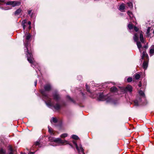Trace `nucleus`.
Listing matches in <instances>:
<instances>
[{
  "mask_svg": "<svg viewBox=\"0 0 154 154\" xmlns=\"http://www.w3.org/2000/svg\"><path fill=\"white\" fill-rule=\"evenodd\" d=\"M139 87H140L141 86V84H139Z\"/></svg>",
  "mask_w": 154,
  "mask_h": 154,
  "instance_id": "37998d69",
  "label": "nucleus"
},
{
  "mask_svg": "<svg viewBox=\"0 0 154 154\" xmlns=\"http://www.w3.org/2000/svg\"><path fill=\"white\" fill-rule=\"evenodd\" d=\"M149 53L151 56H152L154 54V46L152 45L150 49Z\"/></svg>",
  "mask_w": 154,
  "mask_h": 154,
  "instance_id": "9d476101",
  "label": "nucleus"
},
{
  "mask_svg": "<svg viewBox=\"0 0 154 154\" xmlns=\"http://www.w3.org/2000/svg\"><path fill=\"white\" fill-rule=\"evenodd\" d=\"M54 100H57L59 99L60 96L57 93H55L54 95Z\"/></svg>",
  "mask_w": 154,
  "mask_h": 154,
  "instance_id": "4468645a",
  "label": "nucleus"
},
{
  "mask_svg": "<svg viewBox=\"0 0 154 154\" xmlns=\"http://www.w3.org/2000/svg\"><path fill=\"white\" fill-rule=\"evenodd\" d=\"M31 22H30V21H29V22H28V24L29 25V26H30V25H31Z\"/></svg>",
  "mask_w": 154,
  "mask_h": 154,
  "instance_id": "c9c22d12",
  "label": "nucleus"
},
{
  "mask_svg": "<svg viewBox=\"0 0 154 154\" xmlns=\"http://www.w3.org/2000/svg\"><path fill=\"white\" fill-rule=\"evenodd\" d=\"M25 35V42L26 43H25V46L27 50L26 52H27V53L26 54V55L27 56V60L30 63H34V59L32 57V54L30 53H29L28 48V45H29V44L28 43V41L31 38V35L29 33H26Z\"/></svg>",
  "mask_w": 154,
  "mask_h": 154,
  "instance_id": "f257e3e1",
  "label": "nucleus"
},
{
  "mask_svg": "<svg viewBox=\"0 0 154 154\" xmlns=\"http://www.w3.org/2000/svg\"><path fill=\"white\" fill-rule=\"evenodd\" d=\"M139 94L141 95H144L143 92L142 91H139Z\"/></svg>",
  "mask_w": 154,
  "mask_h": 154,
  "instance_id": "c85d7f7f",
  "label": "nucleus"
},
{
  "mask_svg": "<svg viewBox=\"0 0 154 154\" xmlns=\"http://www.w3.org/2000/svg\"><path fill=\"white\" fill-rule=\"evenodd\" d=\"M106 96H103V94H101L99 96V99L100 100H104L106 99Z\"/></svg>",
  "mask_w": 154,
  "mask_h": 154,
  "instance_id": "ddd939ff",
  "label": "nucleus"
},
{
  "mask_svg": "<svg viewBox=\"0 0 154 154\" xmlns=\"http://www.w3.org/2000/svg\"><path fill=\"white\" fill-rule=\"evenodd\" d=\"M148 62L147 61H144L143 63V68L145 69H146L148 66Z\"/></svg>",
  "mask_w": 154,
  "mask_h": 154,
  "instance_id": "9b49d317",
  "label": "nucleus"
},
{
  "mask_svg": "<svg viewBox=\"0 0 154 154\" xmlns=\"http://www.w3.org/2000/svg\"><path fill=\"white\" fill-rule=\"evenodd\" d=\"M149 32V30L148 29L147 31V33H148Z\"/></svg>",
  "mask_w": 154,
  "mask_h": 154,
  "instance_id": "79ce46f5",
  "label": "nucleus"
},
{
  "mask_svg": "<svg viewBox=\"0 0 154 154\" xmlns=\"http://www.w3.org/2000/svg\"><path fill=\"white\" fill-rule=\"evenodd\" d=\"M31 11L30 10V11H29L28 12V14L30 15L31 16V17H32V14H31V15L30 14H31Z\"/></svg>",
  "mask_w": 154,
  "mask_h": 154,
  "instance_id": "72a5a7b5",
  "label": "nucleus"
},
{
  "mask_svg": "<svg viewBox=\"0 0 154 154\" xmlns=\"http://www.w3.org/2000/svg\"><path fill=\"white\" fill-rule=\"evenodd\" d=\"M72 137L73 139L75 140H77L79 139L78 137L77 136L75 135H72Z\"/></svg>",
  "mask_w": 154,
  "mask_h": 154,
  "instance_id": "393cba45",
  "label": "nucleus"
},
{
  "mask_svg": "<svg viewBox=\"0 0 154 154\" xmlns=\"http://www.w3.org/2000/svg\"><path fill=\"white\" fill-rule=\"evenodd\" d=\"M51 85L49 84H47L45 86L44 88L45 91L41 90V92L43 96V98L45 99H47L48 97L47 94L46 93V91H49L51 89Z\"/></svg>",
  "mask_w": 154,
  "mask_h": 154,
  "instance_id": "7ed1b4c3",
  "label": "nucleus"
},
{
  "mask_svg": "<svg viewBox=\"0 0 154 154\" xmlns=\"http://www.w3.org/2000/svg\"><path fill=\"white\" fill-rule=\"evenodd\" d=\"M46 105L49 107L52 108L53 107L55 109L57 110L59 109L60 108V106L58 104L54 105V103L52 102L51 100H48L45 101Z\"/></svg>",
  "mask_w": 154,
  "mask_h": 154,
  "instance_id": "20e7f679",
  "label": "nucleus"
},
{
  "mask_svg": "<svg viewBox=\"0 0 154 154\" xmlns=\"http://www.w3.org/2000/svg\"><path fill=\"white\" fill-rule=\"evenodd\" d=\"M117 89L115 87H112L110 89V91L112 92H115L117 91Z\"/></svg>",
  "mask_w": 154,
  "mask_h": 154,
  "instance_id": "a211bd4d",
  "label": "nucleus"
},
{
  "mask_svg": "<svg viewBox=\"0 0 154 154\" xmlns=\"http://www.w3.org/2000/svg\"><path fill=\"white\" fill-rule=\"evenodd\" d=\"M39 144V143L38 142H36L35 143V144L36 146H37V145H38Z\"/></svg>",
  "mask_w": 154,
  "mask_h": 154,
  "instance_id": "473e14b6",
  "label": "nucleus"
},
{
  "mask_svg": "<svg viewBox=\"0 0 154 154\" xmlns=\"http://www.w3.org/2000/svg\"><path fill=\"white\" fill-rule=\"evenodd\" d=\"M138 35L137 33H135L134 35V36L133 37V39L135 42H137V47L139 50L140 52H141L140 48L142 47V45L141 44V43L140 42L137 41L138 39Z\"/></svg>",
  "mask_w": 154,
  "mask_h": 154,
  "instance_id": "39448f33",
  "label": "nucleus"
},
{
  "mask_svg": "<svg viewBox=\"0 0 154 154\" xmlns=\"http://www.w3.org/2000/svg\"><path fill=\"white\" fill-rule=\"evenodd\" d=\"M144 47L146 48H147V47L146 46H144Z\"/></svg>",
  "mask_w": 154,
  "mask_h": 154,
  "instance_id": "ea45409f",
  "label": "nucleus"
},
{
  "mask_svg": "<svg viewBox=\"0 0 154 154\" xmlns=\"http://www.w3.org/2000/svg\"><path fill=\"white\" fill-rule=\"evenodd\" d=\"M86 89L87 90V91L88 92H90V90L88 88V86H87V85H86Z\"/></svg>",
  "mask_w": 154,
  "mask_h": 154,
  "instance_id": "2f4dec72",
  "label": "nucleus"
},
{
  "mask_svg": "<svg viewBox=\"0 0 154 154\" xmlns=\"http://www.w3.org/2000/svg\"><path fill=\"white\" fill-rule=\"evenodd\" d=\"M49 140L50 141L54 142L56 143H60L62 144H69V142L66 140H62L60 138H55L50 137L49 138Z\"/></svg>",
  "mask_w": 154,
  "mask_h": 154,
  "instance_id": "f03ea898",
  "label": "nucleus"
},
{
  "mask_svg": "<svg viewBox=\"0 0 154 154\" xmlns=\"http://www.w3.org/2000/svg\"><path fill=\"white\" fill-rule=\"evenodd\" d=\"M134 30L136 31L137 32L138 30V29L137 28L136 26H134Z\"/></svg>",
  "mask_w": 154,
  "mask_h": 154,
  "instance_id": "7c9ffc66",
  "label": "nucleus"
},
{
  "mask_svg": "<svg viewBox=\"0 0 154 154\" xmlns=\"http://www.w3.org/2000/svg\"><path fill=\"white\" fill-rule=\"evenodd\" d=\"M140 76L139 74H136L135 76V78L136 79H139L140 78Z\"/></svg>",
  "mask_w": 154,
  "mask_h": 154,
  "instance_id": "bb28decb",
  "label": "nucleus"
},
{
  "mask_svg": "<svg viewBox=\"0 0 154 154\" xmlns=\"http://www.w3.org/2000/svg\"><path fill=\"white\" fill-rule=\"evenodd\" d=\"M147 57V55L146 54V52L145 51H143L142 53V59H143V58L144 57Z\"/></svg>",
  "mask_w": 154,
  "mask_h": 154,
  "instance_id": "4be33fe9",
  "label": "nucleus"
},
{
  "mask_svg": "<svg viewBox=\"0 0 154 154\" xmlns=\"http://www.w3.org/2000/svg\"><path fill=\"white\" fill-rule=\"evenodd\" d=\"M127 13L131 18H132L133 17V15L131 12L130 11H128L127 12Z\"/></svg>",
  "mask_w": 154,
  "mask_h": 154,
  "instance_id": "412c9836",
  "label": "nucleus"
},
{
  "mask_svg": "<svg viewBox=\"0 0 154 154\" xmlns=\"http://www.w3.org/2000/svg\"><path fill=\"white\" fill-rule=\"evenodd\" d=\"M8 154H13V150L11 146H9ZM0 154H5V150L2 148H0Z\"/></svg>",
  "mask_w": 154,
  "mask_h": 154,
  "instance_id": "0eeeda50",
  "label": "nucleus"
},
{
  "mask_svg": "<svg viewBox=\"0 0 154 154\" xmlns=\"http://www.w3.org/2000/svg\"><path fill=\"white\" fill-rule=\"evenodd\" d=\"M125 8V6L123 4L120 5L119 7V9L121 11H123L124 10Z\"/></svg>",
  "mask_w": 154,
  "mask_h": 154,
  "instance_id": "2eb2a0df",
  "label": "nucleus"
},
{
  "mask_svg": "<svg viewBox=\"0 0 154 154\" xmlns=\"http://www.w3.org/2000/svg\"><path fill=\"white\" fill-rule=\"evenodd\" d=\"M21 10L20 9H17L15 12V15H18L21 12Z\"/></svg>",
  "mask_w": 154,
  "mask_h": 154,
  "instance_id": "f3484780",
  "label": "nucleus"
},
{
  "mask_svg": "<svg viewBox=\"0 0 154 154\" xmlns=\"http://www.w3.org/2000/svg\"><path fill=\"white\" fill-rule=\"evenodd\" d=\"M140 41L142 42H144V40H143V34L142 33H140Z\"/></svg>",
  "mask_w": 154,
  "mask_h": 154,
  "instance_id": "dca6fc26",
  "label": "nucleus"
},
{
  "mask_svg": "<svg viewBox=\"0 0 154 154\" xmlns=\"http://www.w3.org/2000/svg\"><path fill=\"white\" fill-rule=\"evenodd\" d=\"M153 34H154V30H153Z\"/></svg>",
  "mask_w": 154,
  "mask_h": 154,
  "instance_id": "a18cd8bd",
  "label": "nucleus"
},
{
  "mask_svg": "<svg viewBox=\"0 0 154 154\" xmlns=\"http://www.w3.org/2000/svg\"><path fill=\"white\" fill-rule=\"evenodd\" d=\"M48 131H49V132L51 134H53L54 133H53V131L52 130V129L49 126H48Z\"/></svg>",
  "mask_w": 154,
  "mask_h": 154,
  "instance_id": "6ab92c4d",
  "label": "nucleus"
},
{
  "mask_svg": "<svg viewBox=\"0 0 154 154\" xmlns=\"http://www.w3.org/2000/svg\"><path fill=\"white\" fill-rule=\"evenodd\" d=\"M35 153V152H30V154H34Z\"/></svg>",
  "mask_w": 154,
  "mask_h": 154,
  "instance_id": "4c0bfd02",
  "label": "nucleus"
},
{
  "mask_svg": "<svg viewBox=\"0 0 154 154\" xmlns=\"http://www.w3.org/2000/svg\"><path fill=\"white\" fill-rule=\"evenodd\" d=\"M51 123L52 122L54 123H56L57 122V119L55 118H52L51 120Z\"/></svg>",
  "mask_w": 154,
  "mask_h": 154,
  "instance_id": "aec40b11",
  "label": "nucleus"
},
{
  "mask_svg": "<svg viewBox=\"0 0 154 154\" xmlns=\"http://www.w3.org/2000/svg\"><path fill=\"white\" fill-rule=\"evenodd\" d=\"M129 7L130 8H132L133 7L132 4L131 2H128L127 3Z\"/></svg>",
  "mask_w": 154,
  "mask_h": 154,
  "instance_id": "5701e85b",
  "label": "nucleus"
},
{
  "mask_svg": "<svg viewBox=\"0 0 154 154\" xmlns=\"http://www.w3.org/2000/svg\"><path fill=\"white\" fill-rule=\"evenodd\" d=\"M73 144L75 146L76 149L78 150L79 153L82 152V154H84V149L82 147L81 144H79L78 146L76 142L75 141H73Z\"/></svg>",
  "mask_w": 154,
  "mask_h": 154,
  "instance_id": "423d86ee",
  "label": "nucleus"
},
{
  "mask_svg": "<svg viewBox=\"0 0 154 154\" xmlns=\"http://www.w3.org/2000/svg\"><path fill=\"white\" fill-rule=\"evenodd\" d=\"M5 9L6 10H8V9Z\"/></svg>",
  "mask_w": 154,
  "mask_h": 154,
  "instance_id": "49530a36",
  "label": "nucleus"
},
{
  "mask_svg": "<svg viewBox=\"0 0 154 154\" xmlns=\"http://www.w3.org/2000/svg\"><path fill=\"white\" fill-rule=\"evenodd\" d=\"M31 28V26L30 25L29 27V29H30Z\"/></svg>",
  "mask_w": 154,
  "mask_h": 154,
  "instance_id": "58836bf2",
  "label": "nucleus"
},
{
  "mask_svg": "<svg viewBox=\"0 0 154 154\" xmlns=\"http://www.w3.org/2000/svg\"><path fill=\"white\" fill-rule=\"evenodd\" d=\"M37 83V81H36L35 82V86H36Z\"/></svg>",
  "mask_w": 154,
  "mask_h": 154,
  "instance_id": "f704fd0d",
  "label": "nucleus"
},
{
  "mask_svg": "<svg viewBox=\"0 0 154 154\" xmlns=\"http://www.w3.org/2000/svg\"><path fill=\"white\" fill-rule=\"evenodd\" d=\"M3 2L0 0V4H1V2Z\"/></svg>",
  "mask_w": 154,
  "mask_h": 154,
  "instance_id": "c03bdc74",
  "label": "nucleus"
},
{
  "mask_svg": "<svg viewBox=\"0 0 154 154\" xmlns=\"http://www.w3.org/2000/svg\"><path fill=\"white\" fill-rule=\"evenodd\" d=\"M125 90V91H128L131 92L132 91V87L131 85H128L126 87Z\"/></svg>",
  "mask_w": 154,
  "mask_h": 154,
  "instance_id": "1a4fd4ad",
  "label": "nucleus"
},
{
  "mask_svg": "<svg viewBox=\"0 0 154 154\" xmlns=\"http://www.w3.org/2000/svg\"><path fill=\"white\" fill-rule=\"evenodd\" d=\"M67 98H69V99L70 100H72V99L69 96H68L67 97Z\"/></svg>",
  "mask_w": 154,
  "mask_h": 154,
  "instance_id": "e433bc0d",
  "label": "nucleus"
},
{
  "mask_svg": "<svg viewBox=\"0 0 154 154\" xmlns=\"http://www.w3.org/2000/svg\"><path fill=\"white\" fill-rule=\"evenodd\" d=\"M67 136V134L66 133H64L62 134L61 135V137L63 138H64Z\"/></svg>",
  "mask_w": 154,
  "mask_h": 154,
  "instance_id": "b1692460",
  "label": "nucleus"
},
{
  "mask_svg": "<svg viewBox=\"0 0 154 154\" xmlns=\"http://www.w3.org/2000/svg\"><path fill=\"white\" fill-rule=\"evenodd\" d=\"M132 79L131 77L128 78L127 79V81L128 82H130L132 81Z\"/></svg>",
  "mask_w": 154,
  "mask_h": 154,
  "instance_id": "cd10ccee",
  "label": "nucleus"
},
{
  "mask_svg": "<svg viewBox=\"0 0 154 154\" xmlns=\"http://www.w3.org/2000/svg\"><path fill=\"white\" fill-rule=\"evenodd\" d=\"M128 27L129 29H132L133 28V25L131 24H129L128 25Z\"/></svg>",
  "mask_w": 154,
  "mask_h": 154,
  "instance_id": "a878e982",
  "label": "nucleus"
},
{
  "mask_svg": "<svg viewBox=\"0 0 154 154\" xmlns=\"http://www.w3.org/2000/svg\"><path fill=\"white\" fill-rule=\"evenodd\" d=\"M20 3L17 1H9L6 3L7 5H11L14 7L16 6L19 5Z\"/></svg>",
  "mask_w": 154,
  "mask_h": 154,
  "instance_id": "6e6552de",
  "label": "nucleus"
},
{
  "mask_svg": "<svg viewBox=\"0 0 154 154\" xmlns=\"http://www.w3.org/2000/svg\"><path fill=\"white\" fill-rule=\"evenodd\" d=\"M26 23L27 21L26 20H23L22 22V25L23 26V28L24 29L26 27Z\"/></svg>",
  "mask_w": 154,
  "mask_h": 154,
  "instance_id": "f8f14e48",
  "label": "nucleus"
},
{
  "mask_svg": "<svg viewBox=\"0 0 154 154\" xmlns=\"http://www.w3.org/2000/svg\"><path fill=\"white\" fill-rule=\"evenodd\" d=\"M134 104L135 106H138V101L135 100L134 101Z\"/></svg>",
  "mask_w": 154,
  "mask_h": 154,
  "instance_id": "c756f323",
  "label": "nucleus"
},
{
  "mask_svg": "<svg viewBox=\"0 0 154 154\" xmlns=\"http://www.w3.org/2000/svg\"><path fill=\"white\" fill-rule=\"evenodd\" d=\"M149 32V30L148 29L147 31V33H148Z\"/></svg>",
  "mask_w": 154,
  "mask_h": 154,
  "instance_id": "a19ab883",
  "label": "nucleus"
}]
</instances>
